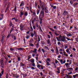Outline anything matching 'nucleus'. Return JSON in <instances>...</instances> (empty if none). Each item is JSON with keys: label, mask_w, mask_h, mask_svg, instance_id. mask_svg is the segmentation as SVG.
Segmentation results:
<instances>
[{"label": "nucleus", "mask_w": 78, "mask_h": 78, "mask_svg": "<svg viewBox=\"0 0 78 78\" xmlns=\"http://www.w3.org/2000/svg\"><path fill=\"white\" fill-rule=\"evenodd\" d=\"M59 40H60L62 42H65L66 41V38H65V37L64 36H61V35L59 37Z\"/></svg>", "instance_id": "f257e3e1"}, {"label": "nucleus", "mask_w": 78, "mask_h": 78, "mask_svg": "<svg viewBox=\"0 0 78 78\" xmlns=\"http://www.w3.org/2000/svg\"><path fill=\"white\" fill-rule=\"evenodd\" d=\"M72 64V60L69 61V63H66L65 64V66H66V67L68 68V67H70L69 65H71Z\"/></svg>", "instance_id": "f03ea898"}, {"label": "nucleus", "mask_w": 78, "mask_h": 78, "mask_svg": "<svg viewBox=\"0 0 78 78\" xmlns=\"http://www.w3.org/2000/svg\"><path fill=\"white\" fill-rule=\"evenodd\" d=\"M3 62V60H0V63L1 62V66L2 68H3V66H4V64Z\"/></svg>", "instance_id": "7ed1b4c3"}, {"label": "nucleus", "mask_w": 78, "mask_h": 78, "mask_svg": "<svg viewBox=\"0 0 78 78\" xmlns=\"http://www.w3.org/2000/svg\"><path fill=\"white\" fill-rule=\"evenodd\" d=\"M44 11L41 10L40 12V17L42 15V16L41 17H44Z\"/></svg>", "instance_id": "20e7f679"}, {"label": "nucleus", "mask_w": 78, "mask_h": 78, "mask_svg": "<svg viewBox=\"0 0 78 78\" xmlns=\"http://www.w3.org/2000/svg\"><path fill=\"white\" fill-rule=\"evenodd\" d=\"M68 14H69V13L67 11H64V12L63 13V16H68Z\"/></svg>", "instance_id": "39448f33"}, {"label": "nucleus", "mask_w": 78, "mask_h": 78, "mask_svg": "<svg viewBox=\"0 0 78 78\" xmlns=\"http://www.w3.org/2000/svg\"><path fill=\"white\" fill-rule=\"evenodd\" d=\"M37 49L34 48V51H31V52H32V53H36L37 54Z\"/></svg>", "instance_id": "423d86ee"}, {"label": "nucleus", "mask_w": 78, "mask_h": 78, "mask_svg": "<svg viewBox=\"0 0 78 78\" xmlns=\"http://www.w3.org/2000/svg\"><path fill=\"white\" fill-rule=\"evenodd\" d=\"M60 62H61V64H65V63H66V60H64L63 61V60L61 59Z\"/></svg>", "instance_id": "0eeeda50"}, {"label": "nucleus", "mask_w": 78, "mask_h": 78, "mask_svg": "<svg viewBox=\"0 0 78 78\" xmlns=\"http://www.w3.org/2000/svg\"><path fill=\"white\" fill-rule=\"evenodd\" d=\"M69 50H70V49L69 48H67V49L66 50V52H67V53L68 54H69V55H70V53H71V52H70V51H69Z\"/></svg>", "instance_id": "6e6552de"}, {"label": "nucleus", "mask_w": 78, "mask_h": 78, "mask_svg": "<svg viewBox=\"0 0 78 78\" xmlns=\"http://www.w3.org/2000/svg\"><path fill=\"white\" fill-rule=\"evenodd\" d=\"M3 16H4L3 14L0 15V20H3Z\"/></svg>", "instance_id": "1a4fd4ad"}, {"label": "nucleus", "mask_w": 78, "mask_h": 78, "mask_svg": "<svg viewBox=\"0 0 78 78\" xmlns=\"http://www.w3.org/2000/svg\"><path fill=\"white\" fill-rule=\"evenodd\" d=\"M29 61H30V62L32 63H34V59L32 58L30 60H29Z\"/></svg>", "instance_id": "9d476101"}, {"label": "nucleus", "mask_w": 78, "mask_h": 78, "mask_svg": "<svg viewBox=\"0 0 78 78\" xmlns=\"http://www.w3.org/2000/svg\"><path fill=\"white\" fill-rule=\"evenodd\" d=\"M41 6V8H42V11H44V8L43 7L44 5L42 4H40Z\"/></svg>", "instance_id": "9b49d317"}, {"label": "nucleus", "mask_w": 78, "mask_h": 78, "mask_svg": "<svg viewBox=\"0 0 78 78\" xmlns=\"http://www.w3.org/2000/svg\"><path fill=\"white\" fill-rule=\"evenodd\" d=\"M24 14V12H20V17H21Z\"/></svg>", "instance_id": "f8f14e48"}, {"label": "nucleus", "mask_w": 78, "mask_h": 78, "mask_svg": "<svg viewBox=\"0 0 78 78\" xmlns=\"http://www.w3.org/2000/svg\"><path fill=\"white\" fill-rule=\"evenodd\" d=\"M24 6V2H21V3L20 5V6Z\"/></svg>", "instance_id": "ddd939ff"}, {"label": "nucleus", "mask_w": 78, "mask_h": 78, "mask_svg": "<svg viewBox=\"0 0 78 78\" xmlns=\"http://www.w3.org/2000/svg\"><path fill=\"white\" fill-rule=\"evenodd\" d=\"M78 74H76L75 75H73V78H76L77 76H78Z\"/></svg>", "instance_id": "4468645a"}, {"label": "nucleus", "mask_w": 78, "mask_h": 78, "mask_svg": "<svg viewBox=\"0 0 78 78\" xmlns=\"http://www.w3.org/2000/svg\"><path fill=\"white\" fill-rule=\"evenodd\" d=\"M65 49H66L68 48V45L65 44L64 45Z\"/></svg>", "instance_id": "2eb2a0df"}, {"label": "nucleus", "mask_w": 78, "mask_h": 78, "mask_svg": "<svg viewBox=\"0 0 78 78\" xmlns=\"http://www.w3.org/2000/svg\"><path fill=\"white\" fill-rule=\"evenodd\" d=\"M24 14L25 16H28V12H24Z\"/></svg>", "instance_id": "dca6fc26"}, {"label": "nucleus", "mask_w": 78, "mask_h": 78, "mask_svg": "<svg viewBox=\"0 0 78 78\" xmlns=\"http://www.w3.org/2000/svg\"><path fill=\"white\" fill-rule=\"evenodd\" d=\"M66 77L67 78H71V76L70 75H66Z\"/></svg>", "instance_id": "f3484780"}, {"label": "nucleus", "mask_w": 78, "mask_h": 78, "mask_svg": "<svg viewBox=\"0 0 78 78\" xmlns=\"http://www.w3.org/2000/svg\"><path fill=\"white\" fill-rule=\"evenodd\" d=\"M46 62V65H47V66H50V63H49V62H48V61H47Z\"/></svg>", "instance_id": "a211bd4d"}, {"label": "nucleus", "mask_w": 78, "mask_h": 78, "mask_svg": "<svg viewBox=\"0 0 78 78\" xmlns=\"http://www.w3.org/2000/svg\"><path fill=\"white\" fill-rule=\"evenodd\" d=\"M40 67H41V68H39V69H41L42 70H43V69H44V66L41 65L40 66Z\"/></svg>", "instance_id": "6ab92c4d"}, {"label": "nucleus", "mask_w": 78, "mask_h": 78, "mask_svg": "<svg viewBox=\"0 0 78 78\" xmlns=\"http://www.w3.org/2000/svg\"><path fill=\"white\" fill-rule=\"evenodd\" d=\"M67 37H69V36H72V34L69 33L67 35Z\"/></svg>", "instance_id": "aec40b11"}, {"label": "nucleus", "mask_w": 78, "mask_h": 78, "mask_svg": "<svg viewBox=\"0 0 78 78\" xmlns=\"http://www.w3.org/2000/svg\"><path fill=\"white\" fill-rule=\"evenodd\" d=\"M45 48L46 50H49V48H48V47L45 46Z\"/></svg>", "instance_id": "412c9836"}, {"label": "nucleus", "mask_w": 78, "mask_h": 78, "mask_svg": "<svg viewBox=\"0 0 78 78\" xmlns=\"http://www.w3.org/2000/svg\"><path fill=\"white\" fill-rule=\"evenodd\" d=\"M5 38V36H3L2 39V40H1L2 42H3V40H4V39Z\"/></svg>", "instance_id": "4be33fe9"}, {"label": "nucleus", "mask_w": 78, "mask_h": 78, "mask_svg": "<svg viewBox=\"0 0 78 78\" xmlns=\"http://www.w3.org/2000/svg\"><path fill=\"white\" fill-rule=\"evenodd\" d=\"M17 7H15L14 10V11H15V13H16V11H17Z\"/></svg>", "instance_id": "5701e85b"}, {"label": "nucleus", "mask_w": 78, "mask_h": 78, "mask_svg": "<svg viewBox=\"0 0 78 78\" xmlns=\"http://www.w3.org/2000/svg\"><path fill=\"white\" fill-rule=\"evenodd\" d=\"M47 43L48 44H49L50 43V40H48L47 41Z\"/></svg>", "instance_id": "b1692460"}, {"label": "nucleus", "mask_w": 78, "mask_h": 78, "mask_svg": "<svg viewBox=\"0 0 78 78\" xmlns=\"http://www.w3.org/2000/svg\"><path fill=\"white\" fill-rule=\"evenodd\" d=\"M51 7L53 8V9H56V6L51 5Z\"/></svg>", "instance_id": "393cba45"}, {"label": "nucleus", "mask_w": 78, "mask_h": 78, "mask_svg": "<svg viewBox=\"0 0 78 78\" xmlns=\"http://www.w3.org/2000/svg\"><path fill=\"white\" fill-rule=\"evenodd\" d=\"M33 42H34V41H33V39H31V40H30V43H33Z\"/></svg>", "instance_id": "a878e982"}, {"label": "nucleus", "mask_w": 78, "mask_h": 78, "mask_svg": "<svg viewBox=\"0 0 78 78\" xmlns=\"http://www.w3.org/2000/svg\"><path fill=\"white\" fill-rule=\"evenodd\" d=\"M21 66H25V65L24 64L21 62L20 64Z\"/></svg>", "instance_id": "bb28decb"}, {"label": "nucleus", "mask_w": 78, "mask_h": 78, "mask_svg": "<svg viewBox=\"0 0 78 78\" xmlns=\"http://www.w3.org/2000/svg\"><path fill=\"white\" fill-rule=\"evenodd\" d=\"M29 45L31 47H34V44H32V43L30 44Z\"/></svg>", "instance_id": "cd10ccee"}, {"label": "nucleus", "mask_w": 78, "mask_h": 78, "mask_svg": "<svg viewBox=\"0 0 78 78\" xmlns=\"http://www.w3.org/2000/svg\"><path fill=\"white\" fill-rule=\"evenodd\" d=\"M49 29H50V30H51V31H53V32H55V30H54V29L51 28H50Z\"/></svg>", "instance_id": "c85d7f7f"}, {"label": "nucleus", "mask_w": 78, "mask_h": 78, "mask_svg": "<svg viewBox=\"0 0 78 78\" xmlns=\"http://www.w3.org/2000/svg\"><path fill=\"white\" fill-rule=\"evenodd\" d=\"M17 50H23V48H19L17 49Z\"/></svg>", "instance_id": "c756f323"}, {"label": "nucleus", "mask_w": 78, "mask_h": 78, "mask_svg": "<svg viewBox=\"0 0 78 78\" xmlns=\"http://www.w3.org/2000/svg\"><path fill=\"white\" fill-rule=\"evenodd\" d=\"M11 36V34H9L8 35V36L7 37V38H9V37Z\"/></svg>", "instance_id": "7c9ffc66"}, {"label": "nucleus", "mask_w": 78, "mask_h": 78, "mask_svg": "<svg viewBox=\"0 0 78 78\" xmlns=\"http://www.w3.org/2000/svg\"><path fill=\"white\" fill-rule=\"evenodd\" d=\"M20 30H21V31L23 30V27L22 26H21L20 27Z\"/></svg>", "instance_id": "2f4dec72"}, {"label": "nucleus", "mask_w": 78, "mask_h": 78, "mask_svg": "<svg viewBox=\"0 0 78 78\" xmlns=\"http://www.w3.org/2000/svg\"><path fill=\"white\" fill-rule=\"evenodd\" d=\"M55 64H58V63H59V61H58V60H56L55 61Z\"/></svg>", "instance_id": "473e14b6"}, {"label": "nucleus", "mask_w": 78, "mask_h": 78, "mask_svg": "<svg viewBox=\"0 0 78 78\" xmlns=\"http://www.w3.org/2000/svg\"><path fill=\"white\" fill-rule=\"evenodd\" d=\"M70 3L72 5V4H73V1H72V0H70Z\"/></svg>", "instance_id": "72a5a7b5"}, {"label": "nucleus", "mask_w": 78, "mask_h": 78, "mask_svg": "<svg viewBox=\"0 0 78 78\" xmlns=\"http://www.w3.org/2000/svg\"><path fill=\"white\" fill-rule=\"evenodd\" d=\"M54 34H55L56 36H59V34H57L56 33H54Z\"/></svg>", "instance_id": "f704fd0d"}, {"label": "nucleus", "mask_w": 78, "mask_h": 78, "mask_svg": "<svg viewBox=\"0 0 78 78\" xmlns=\"http://www.w3.org/2000/svg\"><path fill=\"white\" fill-rule=\"evenodd\" d=\"M40 12V11L39 10H37V15H38V14H39Z\"/></svg>", "instance_id": "c9c22d12"}, {"label": "nucleus", "mask_w": 78, "mask_h": 78, "mask_svg": "<svg viewBox=\"0 0 78 78\" xmlns=\"http://www.w3.org/2000/svg\"><path fill=\"white\" fill-rule=\"evenodd\" d=\"M41 51H42V52H43V53H45V50H44V49H41Z\"/></svg>", "instance_id": "e433bc0d"}, {"label": "nucleus", "mask_w": 78, "mask_h": 78, "mask_svg": "<svg viewBox=\"0 0 78 78\" xmlns=\"http://www.w3.org/2000/svg\"><path fill=\"white\" fill-rule=\"evenodd\" d=\"M78 3H77L76 2L74 4V6H76L78 5Z\"/></svg>", "instance_id": "4c0bfd02"}, {"label": "nucleus", "mask_w": 78, "mask_h": 78, "mask_svg": "<svg viewBox=\"0 0 78 78\" xmlns=\"http://www.w3.org/2000/svg\"><path fill=\"white\" fill-rule=\"evenodd\" d=\"M59 51H63V49H62L61 48L59 50Z\"/></svg>", "instance_id": "58836bf2"}, {"label": "nucleus", "mask_w": 78, "mask_h": 78, "mask_svg": "<svg viewBox=\"0 0 78 78\" xmlns=\"http://www.w3.org/2000/svg\"><path fill=\"white\" fill-rule=\"evenodd\" d=\"M51 51H52L53 53H54V52L55 51H54V49H51Z\"/></svg>", "instance_id": "ea45409f"}, {"label": "nucleus", "mask_w": 78, "mask_h": 78, "mask_svg": "<svg viewBox=\"0 0 78 78\" xmlns=\"http://www.w3.org/2000/svg\"><path fill=\"white\" fill-rule=\"evenodd\" d=\"M10 51H13L14 49L13 48H10Z\"/></svg>", "instance_id": "a19ab883"}, {"label": "nucleus", "mask_w": 78, "mask_h": 78, "mask_svg": "<svg viewBox=\"0 0 78 78\" xmlns=\"http://www.w3.org/2000/svg\"><path fill=\"white\" fill-rule=\"evenodd\" d=\"M54 29H55V30H57V27L56 26H55L54 27Z\"/></svg>", "instance_id": "79ce46f5"}, {"label": "nucleus", "mask_w": 78, "mask_h": 78, "mask_svg": "<svg viewBox=\"0 0 78 78\" xmlns=\"http://www.w3.org/2000/svg\"><path fill=\"white\" fill-rule=\"evenodd\" d=\"M75 39L76 41V42H78V38H76Z\"/></svg>", "instance_id": "37998d69"}, {"label": "nucleus", "mask_w": 78, "mask_h": 78, "mask_svg": "<svg viewBox=\"0 0 78 78\" xmlns=\"http://www.w3.org/2000/svg\"><path fill=\"white\" fill-rule=\"evenodd\" d=\"M41 65H38L37 66V67L38 68H40V67H41Z\"/></svg>", "instance_id": "c03bdc74"}, {"label": "nucleus", "mask_w": 78, "mask_h": 78, "mask_svg": "<svg viewBox=\"0 0 78 78\" xmlns=\"http://www.w3.org/2000/svg\"><path fill=\"white\" fill-rule=\"evenodd\" d=\"M13 29H12L10 31V34H11V32H12V31H13Z\"/></svg>", "instance_id": "a18cd8bd"}, {"label": "nucleus", "mask_w": 78, "mask_h": 78, "mask_svg": "<svg viewBox=\"0 0 78 78\" xmlns=\"http://www.w3.org/2000/svg\"><path fill=\"white\" fill-rule=\"evenodd\" d=\"M10 25L11 26H12V22H10Z\"/></svg>", "instance_id": "49530a36"}, {"label": "nucleus", "mask_w": 78, "mask_h": 78, "mask_svg": "<svg viewBox=\"0 0 78 78\" xmlns=\"http://www.w3.org/2000/svg\"><path fill=\"white\" fill-rule=\"evenodd\" d=\"M32 66L33 67H35V63H33L32 64Z\"/></svg>", "instance_id": "de8ad7c7"}, {"label": "nucleus", "mask_w": 78, "mask_h": 78, "mask_svg": "<svg viewBox=\"0 0 78 78\" xmlns=\"http://www.w3.org/2000/svg\"><path fill=\"white\" fill-rule=\"evenodd\" d=\"M16 22H19V20L17 19H15V20Z\"/></svg>", "instance_id": "09e8293b"}, {"label": "nucleus", "mask_w": 78, "mask_h": 78, "mask_svg": "<svg viewBox=\"0 0 78 78\" xmlns=\"http://www.w3.org/2000/svg\"><path fill=\"white\" fill-rule=\"evenodd\" d=\"M34 36V34L33 33L31 34V37H33V36Z\"/></svg>", "instance_id": "8fccbe9b"}, {"label": "nucleus", "mask_w": 78, "mask_h": 78, "mask_svg": "<svg viewBox=\"0 0 78 78\" xmlns=\"http://www.w3.org/2000/svg\"><path fill=\"white\" fill-rule=\"evenodd\" d=\"M68 69H69V70H73V69L72 68H68Z\"/></svg>", "instance_id": "3c124183"}, {"label": "nucleus", "mask_w": 78, "mask_h": 78, "mask_svg": "<svg viewBox=\"0 0 78 78\" xmlns=\"http://www.w3.org/2000/svg\"><path fill=\"white\" fill-rule=\"evenodd\" d=\"M33 28L34 30H36V27H35V26H33Z\"/></svg>", "instance_id": "603ef678"}, {"label": "nucleus", "mask_w": 78, "mask_h": 78, "mask_svg": "<svg viewBox=\"0 0 78 78\" xmlns=\"http://www.w3.org/2000/svg\"><path fill=\"white\" fill-rule=\"evenodd\" d=\"M32 56H33V57H34V56H35V54H32Z\"/></svg>", "instance_id": "864d4df0"}, {"label": "nucleus", "mask_w": 78, "mask_h": 78, "mask_svg": "<svg viewBox=\"0 0 78 78\" xmlns=\"http://www.w3.org/2000/svg\"><path fill=\"white\" fill-rule=\"evenodd\" d=\"M36 59V60H37V61H38V57H37L35 58Z\"/></svg>", "instance_id": "5fc2aeb1"}, {"label": "nucleus", "mask_w": 78, "mask_h": 78, "mask_svg": "<svg viewBox=\"0 0 78 78\" xmlns=\"http://www.w3.org/2000/svg\"><path fill=\"white\" fill-rule=\"evenodd\" d=\"M33 33H34V35H35V34H36V31H34Z\"/></svg>", "instance_id": "6e6d98bb"}, {"label": "nucleus", "mask_w": 78, "mask_h": 78, "mask_svg": "<svg viewBox=\"0 0 78 78\" xmlns=\"http://www.w3.org/2000/svg\"><path fill=\"white\" fill-rule=\"evenodd\" d=\"M60 54H61V55H62V56H63V53L62 52H60Z\"/></svg>", "instance_id": "4d7b16f0"}, {"label": "nucleus", "mask_w": 78, "mask_h": 78, "mask_svg": "<svg viewBox=\"0 0 78 78\" xmlns=\"http://www.w3.org/2000/svg\"><path fill=\"white\" fill-rule=\"evenodd\" d=\"M47 61H48L49 62H50V60L49 59V58H48L47 59Z\"/></svg>", "instance_id": "13d9d810"}, {"label": "nucleus", "mask_w": 78, "mask_h": 78, "mask_svg": "<svg viewBox=\"0 0 78 78\" xmlns=\"http://www.w3.org/2000/svg\"><path fill=\"white\" fill-rule=\"evenodd\" d=\"M72 74V72H71L70 73H68V75H70L71 74Z\"/></svg>", "instance_id": "bf43d9fd"}, {"label": "nucleus", "mask_w": 78, "mask_h": 78, "mask_svg": "<svg viewBox=\"0 0 78 78\" xmlns=\"http://www.w3.org/2000/svg\"><path fill=\"white\" fill-rule=\"evenodd\" d=\"M26 39H29V37H29V36H27L26 37Z\"/></svg>", "instance_id": "052dcab7"}, {"label": "nucleus", "mask_w": 78, "mask_h": 78, "mask_svg": "<svg viewBox=\"0 0 78 78\" xmlns=\"http://www.w3.org/2000/svg\"><path fill=\"white\" fill-rule=\"evenodd\" d=\"M36 55L35 56H36L37 57H38V56H39V54H36Z\"/></svg>", "instance_id": "680f3d73"}, {"label": "nucleus", "mask_w": 78, "mask_h": 78, "mask_svg": "<svg viewBox=\"0 0 78 78\" xmlns=\"http://www.w3.org/2000/svg\"><path fill=\"white\" fill-rule=\"evenodd\" d=\"M48 37L49 39L50 38V36L49 35H48Z\"/></svg>", "instance_id": "e2e57ef3"}, {"label": "nucleus", "mask_w": 78, "mask_h": 78, "mask_svg": "<svg viewBox=\"0 0 78 78\" xmlns=\"http://www.w3.org/2000/svg\"><path fill=\"white\" fill-rule=\"evenodd\" d=\"M33 14L34 15V16H35V15H36V13H35V12H33Z\"/></svg>", "instance_id": "0e129e2a"}, {"label": "nucleus", "mask_w": 78, "mask_h": 78, "mask_svg": "<svg viewBox=\"0 0 78 78\" xmlns=\"http://www.w3.org/2000/svg\"><path fill=\"white\" fill-rule=\"evenodd\" d=\"M73 51H76V49H75V48H73Z\"/></svg>", "instance_id": "69168bd1"}, {"label": "nucleus", "mask_w": 78, "mask_h": 78, "mask_svg": "<svg viewBox=\"0 0 78 78\" xmlns=\"http://www.w3.org/2000/svg\"><path fill=\"white\" fill-rule=\"evenodd\" d=\"M30 29L31 31H33V27L31 28Z\"/></svg>", "instance_id": "338daca9"}, {"label": "nucleus", "mask_w": 78, "mask_h": 78, "mask_svg": "<svg viewBox=\"0 0 78 78\" xmlns=\"http://www.w3.org/2000/svg\"><path fill=\"white\" fill-rule=\"evenodd\" d=\"M58 58H61V55H59L58 56Z\"/></svg>", "instance_id": "774afa93"}]
</instances>
